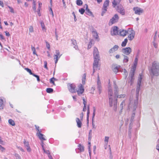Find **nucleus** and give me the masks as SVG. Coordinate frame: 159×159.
Masks as SVG:
<instances>
[{
  "mask_svg": "<svg viewBox=\"0 0 159 159\" xmlns=\"http://www.w3.org/2000/svg\"><path fill=\"white\" fill-rule=\"evenodd\" d=\"M142 79V75L139 74L138 80L137 85L136 87V100L133 102V99L130 98L129 99V102L128 106V109L130 110L132 107L133 110L134 111L137 108L138 103L139 92L140 90V87L141 85V82Z\"/></svg>",
  "mask_w": 159,
  "mask_h": 159,
  "instance_id": "f257e3e1",
  "label": "nucleus"
},
{
  "mask_svg": "<svg viewBox=\"0 0 159 159\" xmlns=\"http://www.w3.org/2000/svg\"><path fill=\"white\" fill-rule=\"evenodd\" d=\"M93 52L94 62L93 66V73L92 75H93L95 70L98 69V62L100 60L98 51L96 48H94Z\"/></svg>",
  "mask_w": 159,
  "mask_h": 159,
  "instance_id": "f03ea898",
  "label": "nucleus"
},
{
  "mask_svg": "<svg viewBox=\"0 0 159 159\" xmlns=\"http://www.w3.org/2000/svg\"><path fill=\"white\" fill-rule=\"evenodd\" d=\"M108 94L109 98V104L110 107H111L113 106V104H114V100H116L117 101V98H116V96H113V92L112 89L110 86L108 87Z\"/></svg>",
  "mask_w": 159,
  "mask_h": 159,
  "instance_id": "7ed1b4c3",
  "label": "nucleus"
},
{
  "mask_svg": "<svg viewBox=\"0 0 159 159\" xmlns=\"http://www.w3.org/2000/svg\"><path fill=\"white\" fill-rule=\"evenodd\" d=\"M120 1H113L112 2L113 7H116L117 10L122 15L125 14V10L123 6L120 4Z\"/></svg>",
  "mask_w": 159,
  "mask_h": 159,
  "instance_id": "20e7f679",
  "label": "nucleus"
},
{
  "mask_svg": "<svg viewBox=\"0 0 159 159\" xmlns=\"http://www.w3.org/2000/svg\"><path fill=\"white\" fill-rule=\"evenodd\" d=\"M151 72L153 75L157 76L159 74V63L156 61H154L151 69Z\"/></svg>",
  "mask_w": 159,
  "mask_h": 159,
  "instance_id": "39448f33",
  "label": "nucleus"
},
{
  "mask_svg": "<svg viewBox=\"0 0 159 159\" xmlns=\"http://www.w3.org/2000/svg\"><path fill=\"white\" fill-rule=\"evenodd\" d=\"M114 95L116 97V98H124L126 96V95L125 94H121L118 95V87L117 86L116 84L114 85Z\"/></svg>",
  "mask_w": 159,
  "mask_h": 159,
  "instance_id": "423d86ee",
  "label": "nucleus"
},
{
  "mask_svg": "<svg viewBox=\"0 0 159 159\" xmlns=\"http://www.w3.org/2000/svg\"><path fill=\"white\" fill-rule=\"evenodd\" d=\"M119 17L117 14H115L112 18L110 19L109 25H111L113 24L118 22L119 19Z\"/></svg>",
  "mask_w": 159,
  "mask_h": 159,
  "instance_id": "0eeeda50",
  "label": "nucleus"
},
{
  "mask_svg": "<svg viewBox=\"0 0 159 159\" xmlns=\"http://www.w3.org/2000/svg\"><path fill=\"white\" fill-rule=\"evenodd\" d=\"M109 1H105L104 2L101 13V15L102 16H103L107 11V7L109 6Z\"/></svg>",
  "mask_w": 159,
  "mask_h": 159,
  "instance_id": "6e6552de",
  "label": "nucleus"
},
{
  "mask_svg": "<svg viewBox=\"0 0 159 159\" xmlns=\"http://www.w3.org/2000/svg\"><path fill=\"white\" fill-rule=\"evenodd\" d=\"M68 87L69 91L71 93H75L76 91V87L74 84H68Z\"/></svg>",
  "mask_w": 159,
  "mask_h": 159,
  "instance_id": "1a4fd4ad",
  "label": "nucleus"
},
{
  "mask_svg": "<svg viewBox=\"0 0 159 159\" xmlns=\"http://www.w3.org/2000/svg\"><path fill=\"white\" fill-rule=\"evenodd\" d=\"M133 10L134 12V13L138 15H141L143 12V9L138 7H134Z\"/></svg>",
  "mask_w": 159,
  "mask_h": 159,
  "instance_id": "9d476101",
  "label": "nucleus"
},
{
  "mask_svg": "<svg viewBox=\"0 0 159 159\" xmlns=\"http://www.w3.org/2000/svg\"><path fill=\"white\" fill-rule=\"evenodd\" d=\"M118 28L117 27L115 26L113 27L111 31V35H116L118 34Z\"/></svg>",
  "mask_w": 159,
  "mask_h": 159,
  "instance_id": "9b49d317",
  "label": "nucleus"
},
{
  "mask_svg": "<svg viewBox=\"0 0 159 159\" xmlns=\"http://www.w3.org/2000/svg\"><path fill=\"white\" fill-rule=\"evenodd\" d=\"M132 51L130 47H127L123 48L122 49V52L126 55H129Z\"/></svg>",
  "mask_w": 159,
  "mask_h": 159,
  "instance_id": "f8f14e48",
  "label": "nucleus"
},
{
  "mask_svg": "<svg viewBox=\"0 0 159 159\" xmlns=\"http://www.w3.org/2000/svg\"><path fill=\"white\" fill-rule=\"evenodd\" d=\"M97 88L99 91V94H100L102 90V88L101 85V82L99 79V77L98 75V77Z\"/></svg>",
  "mask_w": 159,
  "mask_h": 159,
  "instance_id": "ddd939ff",
  "label": "nucleus"
},
{
  "mask_svg": "<svg viewBox=\"0 0 159 159\" xmlns=\"http://www.w3.org/2000/svg\"><path fill=\"white\" fill-rule=\"evenodd\" d=\"M135 72H134V70L131 71L129 76L130 77L129 79V81L131 83V84L133 83V80H134V75Z\"/></svg>",
  "mask_w": 159,
  "mask_h": 159,
  "instance_id": "4468645a",
  "label": "nucleus"
},
{
  "mask_svg": "<svg viewBox=\"0 0 159 159\" xmlns=\"http://www.w3.org/2000/svg\"><path fill=\"white\" fill-rule=\"evenodd\" d=\"M112 70L116 74L119 71L122 72V70L120 69V66H119L118 67L114 66V67H113ZM123 70V69H122V71Z\"/></svg>",
  "mask_w": 159,
  "mask_h": 159,
  "instance_id": "2eb2a0df",
  "label": "nucleus"
},
{
  "mask_svg": "<svg viewBox=\"0 0 159 159\" xmlns=\"http://www.w3.org/2000/svg\"><path fill=\"white\" fill-rule=\"evenodd\" d=\"M135 36V32L134 30H131V33L129 34V35L128 36V38L131 41L134 38Z\"/></svg>",
  "mask_w": 159,
  "mask_h": 159,
  "instance_id": "dca6fc26",
  "label": "nucleus"
},
{
  "mask_svg": "<svg viewBox=\"0 0 159 159\" xmlns=\"http://www.w3.org/2000/svg\"><path fill=\"white\" fill-rule=\"evenodd\" d=\"M24 144L26 148L27 151L29 152H30L31 150L29 146L28 142L24 139Z\"/></svg>",
  "mask_w": 159,
  "mask_h": 159,
  "instance_id": "f3484780",
  "label": "nucleus"
},
{
  "mask_svg": "<svg viewBox=\"0 0 159 159\" xmlns=\"http://www.w3.org/2000/svg\"><path fill=\"white\" fill-rule=\"evenodd\" d=\"M84 87L82 84H80L79 86V89L77 91L78 94L79 95L82 94L84 92Z\"/></svg>",
  "mask_w": 159,
  "mask_h": 159,
  "instance_id": "a211bd4d",
  "label": "nucleus"
},
{
  "mask_svg": "<svg viewBox=\"0 0 159 159\" xmlns=\"http://www.w3.org/2000/svg\"><path fill=\"white\" fill-rule=\"evenodd\" d=\"M36 135L41 140L43 141L46 140V139L44 137L45 136L42 134L37 133Z\"/></svg>",
  "mask_w": 159,
  "mask_h": 159,
  "instance_id": "6ab92c4d",
  "label": "nucleus"
},
{
  "mask_svg": "<svg viewBox=\"0 0 159 159\" xmlns=\"http://www.w3.org/2000/svg\"><path fill=\"white\" fill-rule=\"evenodd\" d=\"M71 42L72 45L73 46V47L76 50H77L78 48V47L77 45V42L76 40L73 39L71 40Z\"/></svg>",
  "mask_w": 159,
  "mask_h": 159,
  "instance_id": "aec40b11",
  "label": "nucleus"
},
{
  "mask_svg": "<svg viewBox=\"0 0 159 159\" xmlns=\"http://www.w3.org/2000/svg\"><path fill=\"white\" fill-rule=\"evenodd\" d=\"M119 48V46L117 45H115L112 48H111L109 51V53H112L117 51Z\"/></svg>",
  "mask_w": 159,
  "mask_h": 159,
  "instance_id": "412c9836",
  "label": "nucleus"
},
{
  "mask_svg": "<svg viewBox=\"0 0 159 159\" xmlns=\"http://www.w3.org/2000/svg\"><path fill=\"white\" fill-rule=\"evenodd\" d=\"M128 33V31L123 30L120 31L119 34L121 36H125Z\"/></svg>",
  "mask_w": 159,
  "mask_h": 159,
  "instance_id": "4be33fe9",
  "label": "nucleus"
},
{
  "mask_svg": "<svg viewBox=\"0 0 159 159\" xmlns=\"http://www.w3.org/2000/svg\"><path fill=\"white\" fill-rule=\"evenodd\" d=\"M125 101L123 100L120 105V114L122 112V111L123 109V107L125 105Z\"/></svg>",
  "mask_w": 159,
  "mask_h": 159,
  "instance_id": "5701e85b",
  "label": "nucleus"
},
{
  "mask_svg": "<svg viewBox=\"0 0 159 159\" xmlns=\"http://www.w3.org/2000/svg\"><path fill=\"white\" fill-rule=\"evenodd\" d=\"M86 14L89 16H91L93 15L92 12L90 11L89 9L88 8V5L86 4Z\"/></svg>",
  "mask_w": 159,
  "mask_h": 159,
  "instance_id": "b1692460",
  "label": "nucleus"
},
{
  "mask_svg": "<svg viewBox=\"0 0 159 159\" xmlns=\"http://www.w3.org/2000/svg\"><path fill=\"white\" fill-rule=\"evenodd\" d=\"M77 126L79 128H81L82 126V123L78 118H76V119Z\"/></svg>",
  "mask_w": 159,
  "mask_h": 159,
  "instance_id": "393cba45",
  "label": "nucleus"
},
{
  "mask_svg": "<svg viewBox=\"0 0 159 159\" xmlns=\"http://www.w3.org/2000/svg\"><path fill=\"white\" fill-rule=\"evenodd\" d=\"M4 107L3 99L0 98V109H3Z\"/></svg>",
  "mask_w": 159,
  "mask_h": 159,
  "instance_id": "a878e982",
  "label": "nucleus"
},
{
  "mask_svg": "<svg viewBox=\"0 0 159 159\" xmlns=\"http://www.w3.org/2000/svg\"><path fill=\"white\" fill-rule=\"evenodd\" d=\"M117 101L116 100H115L114 101V107L113 108V109L114 110L116 111L117 110Z\"/></svg>",
  "mask_w": 159,
  "mask_h": 159,
  "instance_id": "bb28decb",
  "label": "nucleus"
},
{
  "mask_svg": "<svg viewBox=\"0 0 159 159\" xmlns=\"http://www.w3.org/2000/svg\"><path fill=\"white\" fill-rule=\"evenodd\" d=\"M92 33L93 34V36L96 39H98V36L97 32L95 30H93Z\"/></svg>",
  "mask_w": 159,
  "mask_h": 159,
  "instance_id": "cd10ccee",
  "label": "nucleus"
},
{
  "mask_svg": "<svg viewBox=\"0 0 159 159\" xmlns=\"http://www.w3.org/2000/svg\"><path fill=\"white\" fill-rule=\"evenodd\" d=\"M123 55L124 57L123 62L124 63L128 62L129 61V57H128L124 55Z\"/></svg>",
  "mask_w": 159,
  "mask_h": 159,
  "instance_id": "c85d7f7f",
  "label": "nucleus"
},
{
  "mask_svg": "<svg viewBox=\"0 0 159 159\" xmlns=\"http://www.w3.org/2000/svg\"><path fill=\"white\" fill-rule=\"evenodd\" d=\"M78 149L80 151V152H82L84 151V148L83 146L81 145V144H79L78 145Z\"/></svg>",
  "mask_w": 159,
  "mask_h": 159,
  "instance_id": "c756f323",
  "label": "nucleus"
},
{
  "mask_svg": "<svg viewBox=\"0 0 159 159\" xmlns=\"http://www.w3.org/2000/svg\"><path fill=\"white\" fill-rule=\"evenodd\" d=\"M8 123L9 124L12 126H14L15 125V123L14 121L11 119L8 120Z\"/></svg>",
  "mask_w": 159,
  "mask_h": 159,
  "instance_id": "7c9ffc66",
  "label": "nucleus"
},
{
  "mask_svg": "<svg viewBox=\"0 0 159 159\" xmlns=\"http://www.w3.org/2000/svg\"><path fill=\"white\" fill-rule=\"evenodd\" d=\"M54 59L55 60V67H56V64L57 63L59 59L60 58V57H58L57 55H54Z\"/></svg>",
  "mask_w": 159,
  "mask_h": 159,
  "instance_id": "2f4dec72",
  "label": "nucleus"
},
{
  "mask_svg": "<svg viewBox=\"0 0 159 159\" xmlns=\"http://www.w3.org/2000/svg\"><path fill=\"white\" fill-rule=\"evenodd\" d=\"M128 39H125L124 41L122 42L121 43V46L122 47H125L127 43Z\"/></svg>",
  "mask_w": 159,
  "mask_h": 159,
  "instance_id": "473e14b6",
  "label": "nucleus"
},
{
  "mask_svg": "<svg viewBox=\"0 0 159 159\" xmlns=\"http://www.w3.org/2000/svg\"><path fill=\"white\" fill-rule=\"evenodd\" d=\"M46 92L48 93H52L53 91V90L51 88H48L46 89Z\"/></svg>",
  "mask_w": 159,
  "mask_h": 159,
  "instance_id": "72a5a7b5",
  "label": "nucleus"
},
{
  "mask_svg": "<svg viewBox=\"0 0 159 159\" xmlns=\"http://www.w3.org/2000/svg\"><path fill=\"white\" fill-rule=\"evenodd\" d=\"M55 54L54 55H57L58 57H60L61 55L62 54H61L60 53V52L59 50H57L55 51Z\"/></svg>",
  "mask_w": 159,
  "mask_h": 159,
  "instance_id": "f704fd0d",
  "label": "nucleus"
},
{
  "mask_svg": "<svg viewBox=\"0 0 159 159\" xmlns=\"http://www.w3.org/2000/svg\"><path fill=\"white\" fill-rule=\"evenodd\" d=\"M93 116H92V120L93 121V120L94 118V116H95V111L96 109L94 107H93Z\"/></svg>",
  "mask_w": 159,
  "mask_h": 159,
  "instance_id": "c9c22d12",
  "label": "nucleus"
},
{
  "mask_svg": "<svg viewBox=\"0 0 159 159\" xmlns=\"http://www.w3.org/2000/svg\"><path fill=\"white\" fill-rule=\"evenodd\" d=\"M36 1H33V9L35 11L36 9Z\"/></svg>",
  "mask_w": 159,
  "mask_h": 159,
  "instance_id": "e433bc0d",
  "label": "nucleus"
},
{
  "mask_svg": "<svg viewBox=\"0 0 159 159\" xmlns=\"http://www.w3.org/2000/svg\"><path fill=\"white\" fill-rule=\"evenodd\" d=\"M86 79V75L85 74H84L83 75V79L82 80V82L83 84H85V81Z\"/></svg>",
  "mask_w": 159,
  "mask_h": 159,
  "instance_id": "4c0bfd02",
  "label": "nucleus"
},
{
  "mask_svg": "<svg viewBox=\"0 0 159 159\" xmlns=\"http://www.w3.org/2000/svg\"><path fill=\"white\" fill-rule=\"evenodd\" d=\"M25 69L28 72H29L30 75H33L34 74L33 73L30 69H29L28 68H25Z\"/></svg>",
  "mask_w": 159,
  "mask_h": 159,
  "instance_id": "58836bf2",
  "label": "nucleus"
},
{
  "mask_svg": "<svg viewBox=\"0 0 159 159\" xmlns=\"http://www.w3.org/2000/svg\"><path fill=\"white\" fill-rule=\"evenodd\" d=\"M49 11L50 12V14H52V16L53 17L54 16V14L51 6L49 7Z\"/></svg>",
  "mask_w": 159,
  "mask_h": 159,
  "instance_id": "ea45409f",
  "label": "nucleus"
},
{
  "mask_svg": "<svg viewBox=\"0 0 159 159\" xmlns=\"http://www.w3.org/2000/svg\"><path fill=\"white\" fill-rule=\"evenodd\" d=\"M135 113H133L132 114L130 120V121L131 122V123H132L133 121V119H134V117L135 116Z\"/></svg>",
  "mask_w": 159,
  "mask_h": 159,
  "instance_id": "a19ab883",
  "label": "nucleus"
},
{
  "mask_svg": "<svg viewBox=\"0 0 159 159\" xmlns=\"http://www.w3.org/2000/svg\"><path fill=\"white\" fill-rule=\"evenodd\" d=\"M56 79L54 77H52L51 78L50 80V82L53 85H55V83L54 82V80H55Z\"/></svg>",
  "mask_w": 159,
  "mask_h": 159,
  "instance_id": "79ce46f5",
  "label": "nucleus"
},
{
  "mask_svg": "<svg viewBox=\"0 0 159 159\" xmlns=\"http://www.w3.org/2000/svg\"><path fill=\"white\" fill-rule=\"evenodd\" d=\"M84 11L85 10L83 8H81L80 9H79V11L81 14H83L84 13Z\"/></svg>",
  "mask_w": 159,
  "mask_h": 159,
  "instance_id": "37998d69",
  "label": "nucleus"
},
{
  "mask_svg": "<svg viewBox=\"0 0 159 159\" xmlns=\"http://www.w3.org/2000/svg\"><path fill=\"white\" fill-rule=\"evenodd\" d=\"M83 4L82 1H76V4L78 6H81Z\"/></svg>",
  "mask_w": 159,
  "mask_h": 159,
  "instance_id": "c03bdc74",
  "label": "nucleus"
},
{
  "mask_svg": "<svg viewBox=\"0 0 159 159\" xmlns=\"http://www.w3.org/2000/svg\"><path fill=\"white\" fill-rule=\"evenodd\" d=\"M109 137H108L106 136L105 137V143L107 144H108V142L109 141Z\"/></svg>",
  "mask_w": 159,
  "mask_h": 159,
  "instance_id": "a18cd8bd",
  "label": "nucleus"
},
{
  "mask_svg": "<svg viewBox=\"0 0 159 159\" xmlns=\"http://www.w3.org/2000/svg\"><path fill=\"white\" fill-rule=\"evenodd\" d=\"M45 42L46 43V47L49 50L50 49V45L49 43L46 41H45Z\"/></svg>",
  "mask_w": 159,
  "mask_h": 159,
  "instance_id": "49530a36",
  "label": "nucleus"
},
{
  "mask_svg": "<svg viewBox=\"0 0 159 159\" xmlns=\"http://www.w3.org/2000/svg\"><path fill=\"white\" fill-rule=\"evenodd\" d=\"M44 67L46 68L47 70H48V68L47 67V62L46 61H44Z\"/></svg>",
  "mask_w": 159,
  "mask_h": 159,
  "instance_id": "de8ad7c7",
  "label": "nucleus"
},
{
  "mask_svg": "<svg viewBox=\"0 0 159 159\" xmlns=\"http://www.w3.org/2000/svg\"><path fill=\"white\" fill-rule=\"evenodd\" d=\"M33 75L37 78V80L38 81H40L39 77L38 75H35V74H34Z\"/></svg>",
  "mask_w": 159,
  "mask_h": 159,
  "instance_id": "09e8293b",
  "label": "nucleus"
},
{
  "mask_svg": "<svg viewBox=\"0 0 159 159\" xmlns=\"http://www.w3.org/2000/svg\"><path fill=\"white\" fill-rule=\"evenodd\" d=\"M29 31L30 32L32 33L34 31L33 28L32 26H30L29 28Z\"/></svg>",
  "mask_w": 159,
  "mask_h": 159,
  "instance_id": "8fccbe9b",
  "label": "nucleus"
},
{
  "mask_svg": "<svg viewBox=\"0 0 159 159\" xmlns=\"http://www.w3.org/2000/svg\"><path fill=\"white\" fill-rule=\"evenodd\" d=\"M15 156L16 157V159H21L20 157L18 154H16Z\"/></svg>",
  "mask_w": 159,
  "mask_h": 159,
  "instance_id": "3c124183",
  "label": "nucleus"
},
{
  "mask_svg": "<svg viewBox=\"0 0 159 159\" xmlns=\"http://www.w3.org/2000/svg\"><path fill=\"white\" fill-rule=\"evenodd\" d=\"M136 66H137V65H135V66L134 64V65H133V66L132 67V68L131 71L134 70V72H135V70L136 68Z\"/></svg>",
  "mask_w": 159,
  "mask_h": 159,
  "instance_id": "603ef678",
  "label": "nucleus"
},
{
  "mask_svg": "<svg viewBox=\"0 0 159 159\" xmlns=\"http://www.w3.org/2000/svg\"><path fill=\"white\" fill-rule=\"evenodd\" d=\"M5 150V148H4L1 145H0V150L2 152H4Z\"/></svg>",
  "mask_w": 159,
  "mask_h": 159,
  "instance_id": "864d4df0",
  "label": "nucleus"
},
{
  "mask_svg": "<svg viewBox=\"0 0 159 159\" xmlns=\"http://www.w3.org/2000/svg\"><path fill=\"white\" fill-rule=\"evenodd\" d=\"M138 61V59L136 57L134 60V65H137Z\"/></svg>",
  "mask_w": 159,
  "mask_h": 159,
  "instance_id": "5fc2aeb1",
  "label": "nucleus"
},
{
  "mask_svg": "<svg viewBox=\"0 0 159 159\" xmlns=\"http://www.w3.org/2000/svg\"><path fill=\"white\" fill-rule=\"evenodd\" d=\"M92 132V130H90L89 131V140L91 138Z\"/></svg>",
  "mask_w": 159,
  "mask_h": 159,
  "instance_id": "6e6d98bb",
  "label": "nucleus"
},
{
  "mask_svg": "<svg viewBox=\"0 0 159 159\" xmlns=\"http://www.w3.org/2000/svg\"><path fill=\"white\" fill-rule=\"evenodd\" d=\"M92 44V41H91L89 43V44L88 46V49H90L91 47V45Z\"/></svg>",
  "mask_w": 159,
  "mask_h": 159,
  "instance_id": "4d7b16f0",
  "label": "nucleus"
},
{
  "mask_svg": "<svg viewBox=\"0 0 159 159\" xmlns=\"http://www.w3.org/2000/svg\"><path fill=\"white\" fill-rule=\"evenodd\" d=\"M72 14L74 16V21H76L77 20V19L76 18L75 12H72Z\"/></svg>",
  "mask_w": 159,
  "mask_h": 159,
  "instance_id": "13d9d810",
  "label": "nucleus"
},
{
  "mask_svg": "<svg viewBox=\"0 0 159 159\" xmlns=\"http://www.w3.org/2000/svg\"><path fill=\"white\" fill-rule=\"evenodd\" d=\"M90 113V110H87V120L88 121H89V115Z\"/></svg>",
  "mask_w": 159,
  "mask_h": 159,
  "instance_id": "bf43d9fd",
  "label": "nucleus"
},
{
  "mask_svg": "<svg viewBox=\"0 0 159 159\" xmlns=\"http://www.w3.org/2000/svg\"><path fill=\"white\" fill-rule=\"evenodd\" d=\"M8 7L9 8V9H10V11L11 12V13H14V10L13 9V8L9 6Z\"/></svg>",
  "mask_w": 159,
  "mask_h": 159,
  "instance_id": "052dcab7",
  "label": "nucleus"
},
{
  "mask_svg": "<svg viewBox=\"0 0 159 159\" xmlns=\"http://www.w3.org/2000/svg\"><path fill=\"white\" fill-rule=\"evenodd\" d=\"M43 151H44V152L47 154H48V155H49V154H50V152H49L48 150H46L45 149H43Z\"/></svg>",
  "mask_w": 159,
  "mask_h": 159,
  "instance_id": "680f3d73",
  "label": "nucleus"
},
{
  "mask_svg": "<svg viewBox=\"0 0 159 159\" xmlns=\"http://www.w3.org/2000/svg\"><path fill=\"white\" fill-rule=\"evenodd\" d=\"M42 3H41L40 2H39V8L38 9L39 10V11H40V9H41V5H42Z\"/></svg>",
  "mask_w": 159,
  "mask_h": 159,
  "instance_id": "e2e57ef3",
  "label": "nucleus"
},
{
  "mask_svg": "<svg viewBox=\"0 0 159 159\" xmlns=\"http://www.w3.org/2000/svg\"><path fill=\"white\" fill-rule=\"evenodd\" d=\"M56 30H57V29H56L55 30V34L56 40H58V36L57 34Z\"/></svg>",
  "mask_w": 159,
  "mask_h": 159,
  "instance_id": "0e129e2a",
  "label": "nucleus"
},
{
  "mask_svg": "<svg viewBox=\"0 0 159 159\" xmlns=\"http://www.w3.org/2000/svg\"><path fill=\"white\" fill-rule=\"evenodd\" d=\"M124 72L125 73V78H126L127 77V71L125 69H124Z\"/></svg>",
  "mask_w": 159,
  "mask_h": 159,
  "instance_id": "69168bd1",
  "label": "nucleus"
},
{
  "mask_svg": "<svg viewBox=\"0 0 159 159\" xmlns=\"http://www.w3.org/2000/svg\"><path fill=\"white\" fill-rule=\"evenodd\" d=\"M83 103L84 104V105H86L87 102L85 100V99L84 98H83Z\"/></svg>",
  "mask_w": 159,
  "mask_h": 159,
  "instance_id": "338daca9",
  "label": "nucleus"
},
{
  "mask_svg": "<svg viewBox=\"0 0 159 159\" xmlns=\"http://www.w3.org/2000/svg\"><path fill=\"white\" fill-rule=\"evenodd\" d=\"M5 34H6V35L7 36H10V34H9V32H7V31H6L5 32Z\"/></svg>",
  "mask_w": 159,
  "mask_h": 159,
  "instance_id": "774afa93",
  "label": "nucleus"
}]
</instances>
